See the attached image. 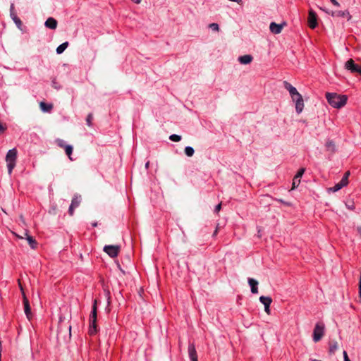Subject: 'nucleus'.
Wrapping results in <instances>:
<instances>
[{
  "instance_id": "2eb2a0df",
  "label": "nucleus",
  "mask_w": 361,
  "mask_h": 361,
  "mask_svg": "<svg viewBox=\"0 0 361 361\" xmlns=\"http://www.w3.org/2000/svg\"><path fill=\"white\" fill-rule=\"evenodd\" d=\"M24 235L25 236V238L27 239L30 247L32 249H35L37 245V243L36 240L31 235L28 234V231H25Z\"/></svg>"
},
{
  "instance_id": "3c124183",
  "label": "nucleus",
  "mask_w": 361,
  "mask_h": 361,
  "mask_svg": "<svg viewBox=\"0 0 361 361\" xmlns=\"http://www.w3.org/2000/svg\"><path fill=\"white\" fill-rule=\"evenodd\" d=\"M343 361H350V360L348 358V359H345Z\"/></svg>"
},
{
  "instance_id": "5701e85b",
  "label": "nucleus",
  "mask_w": 361,
  "mask_h": 361,
  "mask_svg": "<svg viewBox=\"0 0 361 361\" xmlns=\"http://www.w3.org/2000/svg\"><path fill=\"white\" fill-rule=\"evenodd\" d=\"M80 202H81L80 196L75 195L73 197V198L72 199L71 205L73 206V207L77 208L80 205Z\"/></svg>"
},
{
  "instance_id": "1a4fd4ad",
  "label": "nucleus",
  "mask_w": 361,
  "mask_h": 361,
  "mask_svg": "<svg viewBox=\"0 0 361 361\" xmlns=\"http://www.w3.org/2000/svg\"><path fill=\"white\" fill-rule=\"evenodd\" d=\"M259 301L264 305V311L267 314H270V305L272 302L271 298L269 296H260Z\"/></svg>"
},
{
  "instance_id": "e433bc0d",
  "label": "nucleus",
  "mask_w": 361,
  "mask_h": 361,
  "mask_svg": "<svg viewBox=\"0 0 361 361\" xmlns=\"http://www.w3.org/2000/svg\"><path fill=\"white\" fill-rule=\"evenodd\" d=\"M221 209V204L219 203L218 204L216 207H215V209H214V212L216 213H218Z\"/></svg>"
},
{
  "instance_id": "37998d69",
  "label": "nucleus",
  "mask_w": 361,
  "mask_h": 361,
  "mask_svg": "<svg viewBox=\"0 0 361 361\" xmlns=\"http://www.w3.org/2000/svg\"><path fill=\"white\" fill-rule=\"evenodd\" d=\"M357 231L358 234L360 235V236L361 237V226L357 227Z\"/></svg>"
},
{
  "instance_id": "f704fd0d",
  "label": "nucleus",
  "mask_w": 361,
  "mask_h": 361,
  "mask_svg": "<svg viewBox=\"0 0 361 361\" xmlns=\"http://www.w3.org/2000/svg\"><path fill=\"white\" fill-rule=\"evenodd\" d=\"M75 209V207H73V206L70 205L69 208H68V214L71 215V216H73V214H74V209Z\"/></svg>"
},
{
  "instance_id": "6e6552de",
  "label": "nucleus",
  "mask_w": 361,
  "mask_h": 361,
  "mask_svg": "<svg viewBox=\"0 0 361 361\" xmlns=\"http://www.w3.org/2000/svg\"><path fill=\"white\" fill-rule=\"evenodd\" d=\"M308 25L310 28H315L317 26V16L315 12L310 10L308 13Z\"/></svg>"
},
{
  "instance_id": "423d86ee",
  "label": "nucleus",
  "mask_w": 361,
  "mask_h": 361,
  "mask_svg": "<svg viewBox=\"0 0 361 361\" xmlns=\"http://www.w3.org/2000/svg\"><path fill=\"white\" fill-rule=\"evenodd\" d=\"M120 250L119 245H105L104 251L111 257H116L118 256Z\"/></svg>"
},
{
  "instance_id": "20e7f679",
  "label": "nucleus",
  "mask_w": 361,
  "mask_h": 361,
  "mask_svg": "<svg viewBox=\"0 0 361 361\" xmlns=\"http://www.w3.org/2000/svg\"><path fill=\"white\" fill-rule=\"evenodd\" d=\"M345 68L352 73H359L361 75V66L356 64L352 59L345 63Z\"/></svg>"
},
{
  "instance_id": "c756f323",
  "label": "nucleus",
  "mask_w": 361,
  "mask_h": 361,
  "mask_svg": "<svg viewBox=\"0 0 361 361\" xmlns=\"http://www.w3.org/2000/svg\"><path fill=\"white\" fill-rule=\"evenodd\" d=\"M300 183V178L295 179V176H294L293 180V183H292V190H294L295 188H296L299 185Z\"/></svg>"
},
{
  "instance_id": "de8ad7c7",
  "label": "nucleus",
  "mask_w": 361,
  "mask_h": 361,
  "mask_svg": "<svg viewBox=\"0 0 361 361\" xmlns=\"http://www.w3.org/2000/svg\"><path fill=\"white\" fill-rule=\"evenodd\" d=\"M92 226L93 227H96V226H97V222H93V223H92Z\"/></svg>"
},
{
  "instance_id": "ddd939ff",
  "label": "nucleus",
  "mask_w": 361,
  "mask_h": 361,
  "mask_svg": "<svg viewBox=\"0 0 361 361\" xmlns=\"http://www.w3.org/2000/svg\"><path fill=\"white\" fill-rule=\"evenodd\" d=\"M284 87L289 92V94L292 99H294L295 95L298 94V92L295 87L287 81L283 82Z\"/></svg>"
},
{
  "instance_id": "4468645a",
  "label": "nucleus",
  "mask_w": 361,
  "mask_h": 361,
  "mask_svg": "<svg viewBox=\"0 0 361 361\" xmlns=\"http://www.w3.org/2000/svg\"><path fill=\"white\" fill-rule=\"evenodd\" d=\"M283 25H284V23L283 24H277L274 22H272L270 23L269 29L272 33L279 34L281 32Z\"/></svg>"
},
{
  "instance_id": "aec40b11",
  "label": "nucleus",
  "mask_w": 361,
  "mask_h": 361,
  "mask_svg": "<svg viewBox=\"0 0 361 361\" xmlns=\"http://www.w3.org/2000/svg\"><path fill=\"white\" fill-rule=\"evenodd\" d=\"M253 57L250 54L243 55L238 57V61L241 64H249L252 62Z\"/></svg>"
},
{
  "instance_id": "4be33fe9",
  "label": "nucleus",
  "mask_w": 361,
  "mask_h": 361,
  "mask_svg": "<svg viewBox=\"0 0 361 361\" xmlns=\"http://www.w3.org/2000/svg\"><path fill=\"white\" fill-rule=\"evenodd\" d=\"M97 332V321H90L89 334L94 335Z\"/></svg>"
},
{
  "instance_id": "393cba45",
  "label": "nucleus",
  "mask_w": 361,
  "mask_h": 361,
  "mask_svg": "<svg viewBox=\"0 0 361 361\" xmlns=\"http://www.w3.org/2000/svg\"><path fill=\"white\" fill-rule=\"evenodd\" d=\"M68 42H65L62 43L56 48V53L58 54H62L65 51V49L68 47Z\"/></svg>"
},
{
  "instance_id": "8fccbe9b",
  "label": "nucleus",
  "mask_w": 361,
  "mask_h": 361,
  "mask_svg": "<svg viewBox=\"0 0 361 361\" xmlns=\"http://www.w3.org/2000/svg\"><path fill=\"white\" fill-rule=\"evenodd\" d=\"M13 234H14L15 235H16V236H17L18 238H24L23 236H20V235H17V234H16V233H13Z\"/></svg>"
},
{
  "instance_id": "dca6fc26",
  "label": "nucleus",
  "mask_w": 361,
  "mask_h": 361,
  "mask_svg": "<svg viewBox=\"0 0 361 361\" xmlns=\"http://www.w3.org/2000/svg\"><path fill=\"white\" fill-rule=\"evenodd\" d=\"M57 20L54 18L49 17L45 21V26L48 28L55 30L57 27Z\"/></svg>"
},
{
  "instance_id": "a19ab883",
  "label": "nucleus",
  "mask_w": 361,
  "mask_h": 361,
  "mask_svg": "<svg viewBox=\"0 0 361 361\" xmlns=\"http://www.w3.org/2000/svg\"><path fill=\"white\" fill-rule=\"evenodd\" d=\"M343 354V360L349 358L346 351L344 350Z\"/></svg>"
},
{
  "instance_id": "0eeeda50",
  "label": "nucleus",
  "mask_w": 361,
  "mask_h": 361,
  "mask_svg": "<svg viewBox=\"0 0 361 361\" xmlns=\"http://www.w3.org/2000/svg\"><path fill=\"white\" fill-rule=\"evenodd\" d=\"M10 16L18 27V28L21 29L23 23L20 19L17 16L16 12L15 11L14 4H11L10 6Z\"/></svg>"
},
{
  "instance_id": "ea45409f",
  "label": "nucleus",
  "mask_w": 361,
  "mask_h": 361,
  "mask_svg": "<svg viewBox=\"0 0 361 361\" xmlns=\"http://www.w3.org/2000/svg\"><path fill=\"white\" fill-rule=\"evenodd\" d=\"M343 354V360L349 358L346 351L344 350Z\"/></svg>"
},
{
  "instance_id": "f8f14e48",
  "label": "nucleus",
  "mask_w": 361,
  "mask_h": 361,
  "mask_svg": "<svg viewBox=\"0 0 361 361\" xmlns=\"http://www.w3.org/2000/svg\"><path fill=\"white\" fill-rule=\"evenodd\" d=\"M188 355L190 361H198L197 351L193 343H190L188 345Z\"/></svg>"
},
{
  "instance_id": "09e8293b",
  "label": "nucleus",
  "mask_w": 361,
  "mask_h": 361,
  "mask_svg": "<svg viewBox=\"0 0 361 361\" xmlns=\"http://www.w3.org/2000/svg\"><path fill=\"white\" fill-rule=\"evenodd\" d=\"M149 166V161H147V162L145 164V168H146V169H148Z\"/></svg>"
},
{
  "instance_id": "39448f33",
  "label": "nucleus",
  "mask_w": 361,
  "mask_h": 361,
  "mask_svg": "<svg viewBox=\"0 0 361 361\" xmlns=\"http://www.w3.org/2000/svg\"><path fill=\"white\" fill-rule=\"evenodd\" d=\"M324 326L322 324L317 323L315 325L313 332V340L314 342L319 341L324 336Z\"/></svg>"
},
{
  "instance_id": "f257e3e1",
  "label": "nucleus",
  "mask_w": 361,
  "mask_h": 361,
  "mask_svg": "<svg viewBox=\"0 0 361 361\" xmlns=\"http://www.w3.org/2000/svg\"><path fill=\"white\" fill-rule=\"evenodd\" d=\"M326 99L332 107L337 109H340L345 106L348 99L345 95L331 92L326 93Z\"/></svg>"
},
{
  "instance_id": "72a5a7b5",
  "label": "nucleus",
  "mask_w": 361,
  "mask_h": 361,
  "mask_svg": "<svg viewBox=\"0 0 361 361\" xmlns=\"http://www.w3.org/2000/svg\"><path fill=\"white\" fill-rule=\"evenodd\" d=\"M56 143L58 145L59 147H60L61 148H65V146H67L68 145L66 144L65 141L61 140V139H58L56 140Z\"/></svg>"
},
{
  "instance_id": "f3484780",
  "label": "nucleus",
  "mask_w": 361,
  "mask_h": 361,
  "mask_svg": "<svg viewBox=\"0 0 361 361\" xmlns=\"http://www.w3.org/2000/svg\"><path fill=\"white\" fill-rule=\"evenodd\" d=\"M295 103V110L298 114H300L304 108V101L302 96H300L297 101L294 102Z\"/></svg>"
},
{
  "instance_id": "58836bf2",
  "label": "nucleus",
  "mask_w": 361,
  "mask_h": 361,
  "mask_svg": "<svg viewBox=\"0 0 361 361\" xmlns=\"http://www.w3.org/2000/svg\"><path fill=\"white\" fill-rule=\"evenodd\" d=\"M331 2L336 6H340L339 3L336 0H330Z\"/></svg>"
},
{
  "instance_id": "473e14b6",
  "label": "nucleus",
  "mask_w": 361,
  "mask_h": 361,
  "mask_svg": "<svg viewBox=\"0 0 361 361\" xmlns=\"http://www.w3.org/2000/svg\"><path fill=\"white\" fill-rule=\"evenodd\" d=\"M209 27L211 28L213 31L218 32L219 30V25L215 23L209 24Z\"/></svg>"
},
{
  "instance_id": "cd10ccee",
  "label": "nucleus",
  "mask_w": 361,
  "mask_h": 361,
  "mask_svg": "<svg viewBox=\"0 0 361 361\" xmlns=\"http://www.w3.org/2000/svg\"><path fill=\"white\" fill-rule=\"evenodd\" d=\"M185 154L188 156V157H192L193 154H194V149L192 147H190V146H188L185 148Z\"/></svg>"
},
{
  "instance_id": "9d476101",
  "label": "nucleus",
  "mask_w": 361,
  "mask_h": 361,
  "mask_svg": "<svg viewBox=\"0 0 361 361\" xmlns=\"http://www.w3.org/2000/svg\"><path fill=\"white\" fill-rule=\"evenodd\" d=\"M23 300L25 314H26L27 318L29 320H30L32 317V312H31V308H30V303H29L28 299L26 297L25 293H23Z\"/></svg>"
},
{
  "instance_id": "a211bd4d",
  "label": "nucleus",
  "mask_w": 361,
  "mask_h": 361,
  "mask_svg": "<svg viewBox=\"0 0 361 361\" xmlns=\"http://www.w3.org/2000/svg\"><path fill=\"white\" fill-rule=\"evenodd\" d=\"M248 283L251 288V292L254 294L258 293V281L254 279L248 278Z\"/></svg>"
},
{
  "instance_id": "4c0bfd02",
  "label": "nucleus",
  "mask_w": 361,
  "mask_h": 361,
  "mask_svg": "<svg viewBox=\"0 0 361 361\" xmlns=\"http://www.w3.org/2000/svg\"><path fill=\"white\" fill-rule=\"evenodd\" d=\"M320 10L323 11L324 12H325L326 13L329 14V15H331V11L330 10L327 9V8H322L320 7L319 8Z\"/></svg>"
},
{
  "instance_id": "412c9836",
  "label": "nucleus",
  "mask_w": 361,
  "mask_h": 361,
  "mask_svg": "<svg viewBox=\"0 0 361 361\" xmlns=\"http://www.w3.org/2000/svg\"><path fill=\"white\" fill-rule=\"evenodd\" d=\"M39 107L43 112H50L53 109V104L41 102L39 103Z\"/></svg>"
},
{
  "instance_id": "b1692460",
  "label": "nucleus",
  "mask_w": 361,
  "mask_h": 361,
  "mask_svg": "<svg viewBox=\"0 0 361 361\" xmlns=\"http://www.w3.org/2000/svg\"><path fill=\"white\" fill-rule=\"evenodd\" d=\"M338 345L336 341H331L329 343V353L334 354L338 350Z\"/></svg>"
},
{
  "instance_id": "c9c22d12",
  "label": "nucleus",
  "mask_w": 361,
  "mask_h": 361,
  "mask_svg": "<svg viewBox=\"0 0 361 361\" xmlns=\"http://www.w3.org/2000/svg\"><path fill=\"white\" fill-rule=\"evenodd\" d=\"M18 286H19V288L21 291V293H22V296L23 297V293H25V291H24V289H23V287L22 286V283L20 281V280H18Z\"/></svg>"
},
{
  "instance_id": "c03bdc74",
  "label": "nucleus",
  "mask_w": 361,
  "mask_h": 361,
  "mask_svg": "<svg viewBox=\"0 0 361 361\" xmlns=\"http://www.w3.org/2000/svg\"><path fill=\"white\" fill-rule=\"evenodd\" d=\"M233 1L236 2L238 4H242V3H243L242 0H233Z\"/></svg>"
},
{
  "instance_id": "5fc2aeb1",
  "label": "nucleus",
  "mask_w": 361,
  "mask_h": 361,
  "mask_svg": "<svg viewBox=\"0 0 361 361\" xmlns=\"http://www.w3.org/2000/svg\"><path fill=\"white\" fill-rule=\"evenodd\" d=\"M312 361H322V360H312Z\"/></svg>"
},
{
  "instance_id": "6ab92c4d",
  "label": "nucleus",
  "mask_w": 361,
  "mask_h": 361,
  "mask_svg": "<svg viewBox=\"0 0 361 361\" xmlns=\"http://www.w3.org/2000/svg\"><path fill=\"white\" fill-rule=\"evenodd\" d=\"M97 300H94V303L92 305V309L90 315V321H97Z\"/></svg>"
},
{
  "instance_id": "a18cd8bd",
  "label": "nucleus",
  "mask_w": 361,
  "mask_h": 361,
  "mask_svg": "<svg viewBox=\"0 0 361 361\" xmlns=\"http://www.w3.org/2000/svg\"><path fill=\"white\" fill-rule=\"evenodd\" d=\"M131 1H132L133 2H134V3L137 4H140V3L141 2V1H142V0H131Z\"/></svg>"
},
{
  "instance_id": "a878e982",
  "label": "nucleus",
  "mask_w": 361,
  "mask_h": 361,
  "mask_svg": "<svg viewBox=\"0 0 361 361\" xmlns=\"http://www.w3.org/2000/svg\"><path fill=\"white\" fill-rule=\"evenodd\" d=\"M326 147L328 150L331 151V152H334L336 151V146L334 144V142L332 140H328L326 142Z\"/></svg>"
},
{
  "instance_id": "bb28decb",
  "label": "nucleus",
  "mask_w": 361,
  "mask_h": 361,
  "mask_svg": "<svg viewBox=\"0 0 361 361\" xmlns=\"http://www.w3.org/2000/svg\"><path fill=\"white\" fill-rule=\"evenodd\" d=\"M64 150H65L66 154L68 157V158L71 160H72L71 154H72V152H73V147L71 145H68L67 146H65Z\"/></svg>"
},
{
  "instance_id": "f03ea898",
  "label": "nucleus",
  "mask_w": 361,
  "mask_h": 361,
  "mask_svg": "<svg viewBox=\"0 0 361 361\" xmlns=\"http://www.w3.org/2000/svg\"><path fill=\"white\" fill-rule=\"evenodd\" d=\"M18 151L16 148L9 149L6 156V161L7 163L8 173L9 175L12 173L13 169L15 168L17 160Z\"/></svg>"
},
{
  "instance_id": "49530a36",
  "label": "nucleus",
  "mask_w": 361,
  "mask_h": 361,
  "mask_svg": "<svg viewBox=\"0 0 361 361\" xmlns=\"http://www.w3.org/2000/svg\"><path fill=\"white\" fill-rule=\"evenodd\" d=\"M279 201L280 202H281V203L284 204L288 205V203L285 202H284L283 200H279Z\"/></svg>"
},
{
  "instance_id": "9b49d317",
  "label": "nucleus",
  "mask_w": 361,
  "mask_h": 361,
  "mask_svg": "<svg viewBox=\"0 0 361 361\" xmlns=\"http://www.w3.org/2000/svg\"><path fill=\"white\" fill-rule=\"evenodd\" d=\"M331 16L332 17L347 18L348 20H350L352 17L348 10L331 11Z\"/></svg>"
},
{
  "instance_id": "7ed1b4c3",
  "label": "nucleus",
  "mask_w": 361,
  "mask_h": 361,
  "mask_svg": "<svg viewBox=\"0 0 361 361\" xmlns=\"http://www.w3.org/2000/svg\"><path fill=\"white\" fill-rule=\"evenodd\" d=\"M350 174V173L349 171H346L344 173L342 179L338 183H336L334 187L329 188L328 189V190L335 192H337L339 190H341L342 188L346 186L348 184V177H349Z\"/></svg>"
},
{
  "instance_id": "c85d7f7f",
  "label": "nucleus",
  "mask_w": 361,
  "mask_h": 361,
  "mask_svg": "<svg viewBox=\"0 0 361 361\" xmlns=\"http://www.w3.org/2000/svg\"><path fill=\"white\" fill-rule=\"evenodd\" d=\"M169 139L173 142H179L181 140V136L176 134H173L170 135Z\"/></svg>"
},
{
  "instance_id": "603ef678",
  "label": "nucleus",
  "mask_w": 361,
  "mask_h": 361,
  "mask_svg": "<svg viewBox=\"0 0 361 361\" xmlns=\"http://www.w3.org/2000/svg\"><path fill=\"white\" fill-rule=\"evenodd\" d=\"M343 361H350V360L348 358V359H345Z\"/></svg>"
},
{
  "instance_id": "864d4df0",
  "label": "nucleus",
  "mask_w": 361,
  "mask_h": 361,
  "mask_svg": "<svg viewBox=\"0 0 361 361\" xmlns=\"http://www.w3.org/2000/svg\"><path fill=\"white\" fill-rule=\"evenodd\" d=\"M216 233H217V229H216V231H214V235H216Z\"/></svg>"
},
{
  "instance_id": "7c9ffc66",
  "label": "nucleus",
  "mask_w": 361,
  "mask_h": 361,
  "mask_svg": "<svg viewBox=\"0 0 361 361\" xmlns=\"http://www.w3.org/2000/svg\"><path fill=\"white\" fill-rule=\"evenodd\" d=\"M92 119H93L92 114H89L86 118V122H87V125L90 127H91L92 126Z\"/></svg>"
},
{
  "instance_id": "79ce46f5",
  "label": "nucleus",
  "mask_w": 361,
  "mask_h": 361,
  "mask_svg": "<svg viewBox=\"0 0 361 361\" xmlns=\"http://www.w3.org/2000/svg\"><path fill=\"white\" fill-rule=\"evenodd\" d=\"M300 96H302L299 92L298 95H295L294 99H292L293 102L297 101V99L299 98Z\"/></svg>"
},
{
  "instance_id": "2f4dec72",
  "label": "nucleus",
  "mask_w": 361,
  "mask_h": 361,
  "mask_svg": "<svg viewBox=\"0 0 361 361\" xmlns=\"http://www.w3.org/2000/svg\"><path fill=\"white\" fill-rule=\"evenodd\" d=\"M305 171V168H301L299 169V171H298V173H296V175L295 176V179L297 178H300L302 176V175L304 174Z\"/></svg>"
}]
</instances>
